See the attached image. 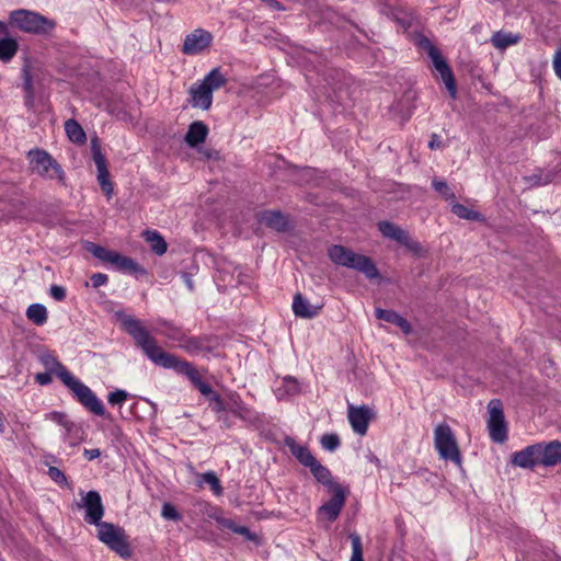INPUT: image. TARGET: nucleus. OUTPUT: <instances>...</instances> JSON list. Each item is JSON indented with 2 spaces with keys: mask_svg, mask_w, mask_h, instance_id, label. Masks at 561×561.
<instances>
[{
  "mask_svg": "<svg viewBox=\"0 0 561 561\" xmlns=\"http://www.w3.org/2000/svg\"><path fill=\"white\" fill-rule=\"evenodd\" d=\"M122 324L152 363L163 368L174 369L178 374L187 376L196 388L204 381L201 374L191 363L183 360L160 347L156 339L149 334L147 329L138 319L131 316H125L122 318Z\"/></svg>",
  "mask_w": 561,
  "mask_h": 561,
  "instance_id": "1",
  "label": "nucleus"
},
{
  "mask_svg": "<svg viewBox=\"0 0 561 561\" xmlns=\"http://www.w3.org/2000/svg\"><path fill=\"white\" fill-rule=\"evenodd\" d=\"M43 365L48 371L55 374L62 383L69 388L76 399L90 412L95 415H105V409L95 393L82 381L76 378L58 359L51 354L42 356Z\"/></svg>",
  "mask_w": 561,
  "mask_h": 561,
  "instance_id": "2",
  "label": "nucleus"
},
{
  "mask_svg": "<svg viewBox=\"0 0 561 561\" xmlns=\"http://www.w3.org/2000/svg\"><path fill=\"white\" fill-rule=\"evenodd\" d=\"M226 83L227 78L220 71V68L211 69L202 81L192 84L190 88L188 93L192 106L202 110L210 108L214 91L220 89Z\"/></svg>",
  "mask_w": 561,
  "mask_h": 561,
  "instance_id": "3",
  "label": "nucleus"
},
{
  "mask_svg": "<svg viewBox=\"0 0 561 561\" xmlns=\"http://www.w3.org/2000/svg\"><path fill=\"white\" fill-rule=\"evenodd\" d=\"M328 254L334 264L356 270L370 279L379 276L376 265L368 256L357 254L343 245L330 247Z\"/></svg>",
  "mask_w": 561,
  "mask_h": 561,
  "instance_id": "4",
  "label": "nucleus"
},
{
  "mask_svg": "<svg viewBox=\"0 0 561 561\" xmlns=\"http://www.w3.org/2000/svg\"><path fill=\"white\" fill-rule=\"evenodd\" d=\"M30 170L46 180H57L65 185L66 174L55 158L43 149H32L27 152Z\"/></svg>",
  "mask_w": 561,
  "mask_h": 561,
  "instance_id": "5",
  "label": "nucleus"
},
{
  "mask_svg": "<svg viewBox=\"0 0 561 561\" xmlns=\"http://www.w3.org/2000/svg\"><path fill=\"white\" fill-rule=\"evenodd\" d=\"M10 23L25 33L46 34L55 28V21L34 11L19 9L10 13Z\"/></svg>",
  "mask_w": 561,
  "mask_h": 561,
  "instance_id": "6",
  "label": "nucleus"
},
{
  "mask_svg": "<svg viewBox=\"0 0 561 561\" xmlns=\"http://www.w3.org/2000/svg\"><path fill=\"white\" fill-rule=\"evenodd\" d=\"M434 446L439 457L461 466V454L451 427L446 423L438 424L434 430Z\"/></svg>",
  "mask_w": 561,
  "mask_h": 561,
  "instance_id": "7",
  "label": "nucleus"
},
{
  "mask_svg": "<svg viewBox=\"0 0 561 561\" xmlns=\"http://www.w3.org/2000/svg\"><path fill=\"white\" fill-rule=\"evenodd\" d=\"M415 43L417 47L427 53L428 57L432 59L435 69L439 72L443 82L446 85V89L450 93L451 98H456L457 88L456 82L453 76L451 70L449 69L446 61L440 56L439 50L436 46L424 35H417L415 38Z\"/></svg>",
  "mask_w": 561,
  "mask_h": 561,
  "instance_id": "8",
  "label": "nucleus"
},
{
  "mask_svg": "<svg viewBox=\"0 0 561 561\" xmlns=\"http://www.w3.org/2000/svg\"><path fill=\"white\" fill-rule=\"evenodd\" d=\"M98 538L119 557H130L131 550L123 528L104 522L98 526Z\"/></svg>",
  "mask_w": 561,
  "mask_h": 561,
  "instance_id": "9",
  "label": "nucleus"
},
{
  "mask_svg": "<svg viewBox=\"0 0 561 561\" xmlns=\"http://www.w3.org/2000/svg\"><path fill=\"white\" fill-rule=\"evenodd\" d=\"M488 410L490 437L495 443H504L507 439V427L501 401L495 399L491 400L488 404Z\"/></svg>",
  "mask_w": 561,
  "mask_h": 561,
  "instance_id": "10",
  "label": "nucleus"
},
{
  "mask_svg": "<svg viewBox=\"0 0 561 561\" xmlns=\"http://www.w3.org/2000/svg\"><path fill=\"white\" fill-rule=\"evenodd\" d=\"M214 41V36L209 31L196 28L184 38L182 53L187 56L203 54L209 49Z\"/></svg>",
  "mask_w": 561,
  "mask_h": 561,
  "instance_id": "11",
  "label": "nucleus"
},
{
  "mask_svg": "<svg viewBox=\"0 0 561 561\" xmlns=\"http://www.w3.org/2000/svg\"><path fill=\"white\" fill-rule=\"evenodd\" d=\"M329 491L332 493V497L319 507L318 518L334 522L345 505L346 494L341 485H333V489Z\"/></svg>",
  "mask_w": 561,
  "mask_h": 561,
  "instance_id": "12",
  "label": "nucleus"
},
{
  "mask_svg": "<svg viewBox=\"0 0 561 561\" xmlns=\"http://www.w3.org/2000/svg\"><path fill=\"white\" fill-rule=\"evenodd\" d=\"M83 507L85 508L84 519L87 523L95 525L96 527L99 524L103 523L104 507L99 492L89 491L83 497Z\"/></svg>",
  "mask_w": 561,
  "mask_h": 561,
  "instance_id": "13",
  "label": "nucleus"
},
{
  "mask_svg": "<svg viewBox=\"0 0 561 561\" xmlns=\"http://www.w3.org/2000/svg\"><path fill=\"white\" fill-rule=\"evenodd\" d=\"M228 412L232 413L240 420L254 423L259 420V416L255 411H253L250 407H248L241 399L240 394L230 391L226 394Z\"/></svg>",
  "mask_w": 561,
  "mask_h": 561,
  "instance_id": "14",
  "label": "nucleus"
},
{
  "mask_svg": "<svg viewBox=\"0 0 561 561\" xmlns=\"http://www.w3.org/2000/svg\"><path fill=\"white\" fill-rule=\"evenodd\" d=\"M347 417L353 431L358 435H365L371 419V410L365 405H350Z\"/></svg>",
  "mask_w": 561,
  "mask_h": 561,
  "instance_id": "15",
  "label": "nucleus"
},
{
  "mask_svg": "<svg viewBox=\"0 0 561 561\" xmlns=\"http://www.w3.org/2000/svg\"><path fill=\"white\" fill-rule=\"evenodd\" d=\"M512 462L514 466L531 469L540 463L538 444L530 445L519 451H516L512 456Z\"/></svg>",
  "mask_w": 561,
  "mask_h": 561,
  "instance_id": "16",
  "label": "nucleus"
},
{
  "mask_svg": "<svg viewBox=\"0 0 561 561\" xmlns=\"http://www.w3.org/2000/svg\"><path fill=\"white\" fill-rule=\"evenodd\" d=\"M538 448L541 465L552 467L561 462V442L539 443Z\"/></svg>",
  "mask_w": 561,
  "mask_h": 561,
  "instance_id": "17",
  "label": "nucleus"
},
{
  "mask_svg": "<svg viewBox=\"0 0 561 561\" xmlns=\"http://www.w3.org/2000/svg\"><path fill=\"white\" fill-rule=\"evenodd\" d=\"M7 34V25L0 21V61L10 62L19 50V43L15 38L3 36Z\"/></svg>",
  "mask_w": 561,
  "mask_h": 561,
  "instance_id": "18",
  "label": "nucleus"
},
{
  "mask_svg": "<svg viewBox=\"0 0 561 561\" xmlns=\"http://www.w3.org/2000/svg\"><path fill=\"white\" fill-rule=\"evenodd\" d=\"M375 316L379 320H383L386 322L397 325L398 328L401 329V331L404 334H409L412 332V327L409 323V321L393 310L376 308Z\"/></svg>",
  "mask_w": 561,
  "mask_h": 561,
  "instance_id": "19",
  "label": "nucleus"
},
{
  "mask_svg": "<svg viewBox=\"0 0 561 561\" xmlns=\"http://www.w3.org/2000/svg\"><path fill=\"white\" fill-rule=\"evenodd\" d=\"M320 307L311 305L300 294L295 295L293 301V311L295 316L311 319L319 314Z\"/></svg>",
  "mask_w": 561,
  "mask_h": 561,
  "instance_id": "20",
  "label": "nucleus"
},
{
  "mask_svg": "<svg viewBox=\"0 0 561 561\" xmlns=\"http://www.w3.org/2000/svg\"><path fill=\"white\" fill-rule=\"evenodd\" d=\"M209 516L215 519L221 527L230 529L234 534L242 535L248 540L254 541L256 539V535L251 533L248 527L237 525L232 519L222 517L220 513H214Z\"/></svg>",
  "mask_w": 561,
  "mask_h": 561,
  "instance_id": "21",
  "label": "nucleus"
},
{
  "mask_svg": "<svg viewBox=\"0 0 561 561\" xmlns=\"http://www.w3.org/2000/svg\"><path fill=\"white\" fill-rule=\"evenodd\" d=\"M260 221L276 231H285L287 228V220L280 211H263L260 214Z\"/></svg>",
  "mask_w": 561,
  "mask_h": 561,
  "instance_id": "22",
  "label": "nucleus"
},
{
  "mask_svg": "<svg viewBox=\"0 0 561 561\" xmlns=\"http://www.w3.org/2000/svg\"><path fill=\"white\" fill-rule=\"evenodd\" d=\"M207 134L208 127L203 122H194L188 127L185 141L191 147H196L197 145L205 141Z\"/></svg>",
  "mask_w": 561,
  "mask_h": 561,
  "instance_id": "23",
  "label": "nucleus"
},
{
  "mask_svg": "<svg viewBox=\"0 0 561 561\" xmlns=\"http://www.w3.org/2000/svg\"><path fill=\"white\" fill-rule=\"evenodd\" d=\"M118 271L128 273V274H146L145 268L139 265L135 260L128 256H124L118 252L114 256V261L112 263Z\"/></svg>",
  "mask_w": 561,
  "mask_h": 561,
  "instance_id": "24",
  "label": "nucleus"
},
{
  "mask_svg": "<svg viewBox=\"0 0 561 561\" xmlns=\"http://www.w3.org/2000/svg\"><path fill=\"white\" fill-rule=\"evenodd\" d=\"M522 36L510 32H495L491 37V44L500 50H504L510 46L516 45L520 42Z\"/></svg>",
  "mask_w": 561,
  "mask_h": 561,
  "instance_id": "25",
  "label": "nucleus"
},
{
  "mask_svg": "<svg viewBox=\"0 0 561 561\" xmlns=\"http://www.w3.org/2000/svg\"><path fill=\"white\" fill-rule=\"evenodd\" d=\"M145 240L150 245L152 252L157 255H162L168 250V244L163 237L156 230H146L144 232Z\"/></svg>",
  "mask_w": 561,
  "mask_h": 561,
  "instance_id": "26",
  "label": "nucleus"
},
{
  "mask_svg": "<svg viewBox=\"0 0 561 561\" xmlns=\"http://www.w3.org/2000/svg\"><path fill=\"white\" fill-rule=\"evenodd\" d=\"M378 228L383 237L391 240H396L400 244L402 241H404V238L408 234L405 230L401 229L399 226L389 221L379 222Z\"/></svg>",
  "mask_w": 561,
  "mask_h": 561,
  "instance_id": "27",
  "label": "nucleus"
},
{
  "mask_svg": "<svg viewBox=\"0 0 561 561\" xmlns=\"http://www.w3.org/2000/svg\"><path fill=\"white\" fill-rule=\"evenodd\" d=\"M26 318L36 325H44L48 319V312L44 305L32 304L26 309Z\"/></svg>",
  "mask_w": 561,
  "mask_h": 561,
  "instance_id": "28",
  "label": "nucleus"
},
{
  "mask_svg": "<svg viewBox=\"0 0 561 561\" xmlns=\"http://www.w3.org/2000/svg\"><path fill=\"white\" fill-rule=\"evenodd\" d=\"M309 469L312 476L316 478V480L319 483H322L323 485L328 486L329 490L333 489V485H339L337 483H334L332 481L330 470L327 467L322 466L318 460Z\"/></svg>",
  "mask_w": 561,
  "mask_h": 561,
  "instance_id": "29",
  "label": "nucleus"
},
{
  "mask_svg": "<svg viewBox=\"0 0 561 561\" xmlns=\"http://www.w3.org/2000/svg\"><path fill=\"white\" fill-rule=\"evenodd\" d=\"M84 249L96 259L111 264L113 263L114 256L117 253L116 251L108 250L93 242H87Z\"/></svg>",
  "mask_w": 561,
  "mask_h": 561,
  "instance_id": "30",
  "label": "nucleus"
},
{
  "mask_svg": "<svg viewBox=\"0 0 561 561\" xmlns=\"http://www.w3.org/2000/svg\"><path fill=\"white\" fill-rule=\"evenodd\" d=\"M65 130L72 142L83 144L87 139L85 133L80 124L75 119H68L65 124Z\"/></svg>",
  "mask_w": 561,
  "mask_h": 561,
  "instance_id": "31",
  "label": "nucleus"
},
{
  "mask_svg": "<svg viewBox=\"0 0 561 561\" xmlns=\"http://www.w3.org/2000/svg\"><path fill=\"white\" fill-rule=\"evenodd\" d=\"M211 401H213L211 409L217 414H219L218 415V420L221 421L226 427H230L231 426V422H230L229 417L226 414L228 412L227 398L222 399L218 394H213Z\"/></svg>",
  "mask_w": 561,
  "mask_h": 561,
  "instance_id": "32",
  "label": "nucleus"
},
{
  "mask_svg": "<svg viewBox=\"0 0 561 561\" xmlns=\"http://www.w3.org/2000/svg\"><path fill=\"white\" fill-rule=\"evenodd\" d=\"M183 347L191 355H206L211 351L210 346L199 339L187 340Z\"/></svg>",
  "mask_w": 561,
  "mask_h": 561,
  "instance_id": "33",
  "label": "nucleus"
},
{
  "mask_svg": "<svg viewBox=\"0 0 561 561\" xmlns=\"http://www.w3.org/2000/svg\"><path fill=\"white\" fill-rule=\"evenodd\" d=\"M98 182L101 186L102 192L111 197L114 191L113 183L110 180V172L107 168L98 169Z\"/></svg>",
  "mask_w": 561,
  "mask_h": 561,
  "instance_id": "34",
  "label": "nucleus"
},
{
  "mask_svg": "<svg viewBox=\"0 0 561 561\" xmlns=\"http://www.w3.org/2000/svg\"><path fill=\"white\" fill-rule=\"evenodd\" d=\"M198 483H207L216 495H220L222 493L220 481L214 471H208L201 474L198 478Z\"/></svg>",
  "mask_w": 561,
  "mask_h": 561,
  "instance_id": "35",
  "label": "nucleus"
},
{
  "mask_svg": "<svg viewBox=\"0 0 561 561\" xmlns=\"http://www.w3.org/2000/svg\"><path fill=\"white\" fill-rule=\"evenodd\" d=\"M451 211L458 216L459 218H463V219H468V220H478L480 219V214L472 210V209H469L467 206L462 205V204H459V203H455L453 206H451Z\"/></svg>",
  "mask_w": 561,
  "mask_h": 561,
  "instance_id": "36",
  "label": "nucleus"
},
{
  "mask_svg": "<svg viewBox=\"0 0 561 561\" xmlns=\"http://www.w3.org/2000/svg\"><path fill=\"white\" fill-rule=\"evenodd\" d=\"M352 543V556L350 561H364L363 559V546L359 535L353 533L350 535Z\"/></svg>",
  "mask_w": 561,
  "mask_h": 561,
  "instance_id": "37",
  "label": "nucleus"
},
{
  "mask_svg": "<svg viewBox=\"0 0 561 561\" xmlns=\"http://www.w3.org/2000/svg\"><path fill=\"white\" fill-rule=\"evenodd\" d=\"M91 151L96 169L107 168L106 159L101 151L98 140H92Z\"/></svg>",
  "mask_w": 561,
  "mask_h": 561,
  "instance_id": "38",
  "label": "nucleus"
},
{
  "mask_svg": "<svg viewBox=\"0 0 561 561\" xmlns=\"http://www.w3.org/2000/svg\"><path fill=\"white\" fill-rule=\"evenodd\" d=\"M432 185H433L434 190L437 193H439L445 199H454L455 198V194L451 192V190L449 188V186L447 185V183L445 181L434 179L432 181Z\"/></svg>",
  "mask_w": 561,
  "mask_h": 561,
  "instance_id": "39",
  "label": "nucleus"
},
{
  "mask_svg": "<svg viewBox=\"0 0 561 561\" xmlns=\"http://www.w3.org/2000/svg\"><path fill=\"white\" fill-rule=\"evenodd\" d=\"M161 515L164 519H168V520H181V518H182L181 514L178 512L175 506L172 505L171 503H164L162 505Z\"/></svg>",
  "mask_w": 561,
  "mask_h": 561,
  "instance_id": "40",
  "label": "nucleus"
},
{
  "mask_svg": "<svg viewBox=\"0 0 561 561\" xmlns=\"http://www.w3.org/2000/svg\"><path fill=\"white\" fill-rule=\"evenodd\" d=\"M285 444L289 448L291 455L297 458V460H299L301 456L305 454V451L308 449L307 447L296 443V440L291 437H287L285 439Z\"/></svg>",
  "mask_w": 561,
  "mask_h": 561,
  "instance_id": "41",
  "label": "nucleus"
},
{
  "mask_svg": "<svg viewBox=\"0 0 561 561\" xmlns=\"http://www.w3.org/2000/svg\"><path fill=\"white\" fill-rule=\"evenodd\" d=\"M321 445L329 451L335 450L340 446V438L335 434H327L321 438Z\"/></svg>",
  "mask_w": 561,
  "mask_h": 561,
  "instance_id": "42",
  "label": "nucleus"
},
{
  "mask_svg": "<svg viewBox=\"0 0 561 561\" xmlns=\"http://www.w3.org/2000/svg\"><path fill=\"white\" fill-rule=\"evenodd\" d=\"M128 398V393L125 390L118 389L108 393L107 401L112 405H121Z\"/></svg>",
  "mask_w": 561,
  "mask_h": 561,
  "instance_id": "43",
  "label": "nucleus"
},
{
  "mask_svg": "<svg viewBox=\"0 0 561 561\" xmlns=\"http://www.w3.org/2000/svg\"><path fill=\"white\" fill-rule=\"evenodd\" d=\"M401 244L416 255L423 254L422 245L417 241L413 240L409 233L405 236L404 241H402Z\"/></svg>",
  "mask_w": 561,
  "mask_h": 561,
  "instance_id": "44",
  "label": "nucleus"
},
{
  "mask_svg": "<svg viewBox=\"0 0 561 561\" xmlns=\"http://www.w3.org/2000/svg\"><path fill=\"white\" fill-rule=\"evenodd\" d=\"M49 295L56 301H62L66 298V289L59 285H51L49 288Z\"/></svg>",
  "mask_w": 561,
  "mask_h": 561,
  "instance_id": "45",
  "label": "nucleus"
},
{
  "mask_svg": "<svg viewBox=\"0 0 561 561\" xmlns=\"http://www.w3.org/2000/svg\"><path fill=\"white\" fill-rule=\"evenodd\" d=\"M48 474L55 482L59 484H62L67 481L65 473L56 467H50Z\"/></svg>",
  "mask_w": 561,
  "mask_h": 561,
  "instance_id": "46",
  "label": "nucleus"
},
{
  "mask_svg": "<svg viewBox=\"0 0 561 561\" xmlns=\"http://www.w3.org/2000/svg\"><path fill=\"white\" fill-rule=\"evenodd\" d=\"M552 67L556 76L561 80V46L554 51Z\"/></svg>",
  "mask_w": 561,
  "mask_h": 561,
  "instance_id": "47",
  "label": "nucleus"
},
{
  "mask_svg": "<svg viewBox=\"0 0 561 561\" xmlns=\"http://www.w3.org/2000/svg\"><path fill=\"white\" fill-rule=\"evenodd\" d=\"M108 280V277L106 274L103 273H95L91 276V284L94 288L101 287L105 285Z\"/></svg>",
  "mask_w": 561,
  "mask_h": 561,
  "instance_id": "48",
  "label": "nucleus"
},
{
  "mask_svg": "<svg viewBox=\"0 0 561 561\" xmlns=\"http://www.w3.org/2000/svg\"><path fill=\"white\" fill-rule=\"evenodd\" d=\"M45 419L49 420V421H53L55 423L61 424V425H67V421H66L65 414H62L60 412H57V411H54V412H50V413L46 414Z\"/></svg>",
  "mask_w": 561,
  "mask_h": 561,
  "instance_id": "49",
  "label": "nucleus"
},
{
  "mask_svg": "<svg viewBox=\"0 0 561 561\" xmlns=\"http://www.w3.org/2000/svg\"><path fill=\"white\" fill-rule=\"evenodd\" d=\"M305 467L310 468L317 461L316 457L310 453L309 449L305 451L301 458L298 460Z\"/></svg>",
  "mask_w": 561,
  "mask_h": 561,
  "instance_id": "50",
  "label": "nucleus"
},
{
  "mask_svg": "<svg viewBox=\"0 0 561 561\" xmlns=\"http://www.w3.org/2000/svg\"><path fill=\"white\" fill-rule=\"evenodd\" d=\"M284 383L287 388V392L288 393H296L298 391V382L295 378L293 377H285L284 378Z\"/></svg>",
  "mask_w": 561,
  "mask_h": 561,
  "instance_id": "51",
  "label": "nucleus"
},
{
  "mask_svg": "<svg viewBox=\"0 0 561 561\" xmlns=\"http://www.w3.org/2000/svg\"><path fill=\"white\" fill-rule=\"evenodd\" d=\"M51 374L50 371L48 373H39L35 376V380L39 383V385H48L51 382Z\"/></svg>",
  "mask_w": 561,
  "mask_h": 561,
  "instance_id": "52",
  "label": "nucleus"
},
{
  "mask_svg": "<svg viewBox=\"0 0 561 561\" xmlns=\"http://www.w3.org/2000/svg\"><path fill=\"white\" fill-rule=\"evenodd\" d=\"M83 456L88 460H93L101 456V450L99 448H91V449L85 448L83 450Z\"/></svg>",
  "mask_w": 561,
  "mask_h": 561,
  "instance_id": "53",
  "label": "nucleus"
},
{
  "mask_svg": "<svg viewBox=\"0 0 561 561\" xmlns=\"http://www.w3.org/2000/svg\"><path fill=\"white\" fill-rule=\"evenodd\" d=\"M197 389L199 390V392L203 394V396H211L215 394L214 391H213V388L209 383L203 381L198 387Z\"/></svg>",
  "mask_w": 561,
  "mask_h": 561,
  "instance_id": "54",
  "label": "nucleus"
},
{
  "mask_svg": "<svg viewBox=\"0 0 561 561\" xmlns=\"http://www.w3.org/2000/svg\"><path fill=\"white\" fill-rule=\"evenodd\" d=\"M442 146H443V145H442V140H440L439 136H438V135H435V134H434V135H432V138H431V140H430V142H428V147H430L431 149H438V148H440Z\"/></svg>",
  "mask_w": 561,
  "mask_h": 561,
  "instance_id": "55",
  "label": "nucleus"
},
{
  "mask_svg": "<svg viewBox=\"0 0 561 561\" xmlns=\"http://www.w3.org/2000/svg\"><path fill=\"white\" fill-rule=\"evenodd\" d=\"M182 278H183L186 287L188 288V290L193 291L194 290V283H193V279H192L191 275L187 274V273H182Z\"/></svg>",
  "mask_w": 561,
  "mask_h": 561,
  "instance_id": "56",
  "label": "nucleus"
},
{
  "mask_svg": "<svg viewBox=\"0 0 561 561\" xmlns=\"http://www.w3.org/2000/svg\"><path fill=\"white\" fill-rule=\"evenodd\" d=\"M529 181H531V184H534V185H543L549 182V179L547 178L545 180H541L540 176L534 175V176L529 178Z\"/></svg>",
  "mask_w": 561,
  "mask_h": 561,
  "instance_id": "57",
  "label": "nucleus"
},
{
  "mask_svg": "<svg viewBox=\"0 0 561 561\" xmlns=\"http://www.w3.org/2000/svg\"><path fill=\"white\" fill-rule=\"evenodd\" d=\"M24 88H25L27 94L31 96L33 93V85H32V80H31L30 76H26V78H25Z\"/></svg>",
  "mask_w": 561,
  "mask_h": 561,
  "instance_id": "58",
  "label": "nucleus"
},
{
  "mask_svg": "<svg viewBox=\"0 0 561 561\" xmlns=\"http://www.w3.org/2000/svg\"><path fill=\"white\" fill-rule=\"evenodd\" d=\"M267 3L270 7L274 8V9H277V10H280L283 9L280 3L276 0H267Z\"/></svg>",
  "mask_w": 561,
  "mask_h": 561,
  "instance_id": "59",
  "label": "nucleus"
},
{
  "mask_svg": "<svg viewBox=\"0 0 561 561\" xmlns=\"http://www.w3.org/2000/svg\"><path fill=\"white\" fill-rule=\"evenodd\" d=\"M369 461H370V462H373V463H375L376 466H379V465H380L379 459H378L376 456H374V455H370V457H369Z\"/></svg>",
  "mask_w": 561,
  "mask_h": 561,
  "instance_id": "60",
  "label": "nucleus"
}]
</instances>
